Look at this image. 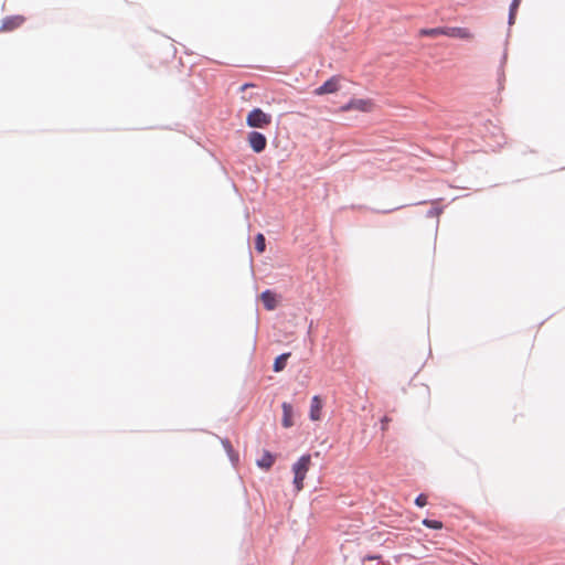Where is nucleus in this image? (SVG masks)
<instances>
[{
    "instance_id": "f257e3e1",
    "label": "nucleus",
    "mask_w": 565,
    "mask_h": 565,
    "mask_svg": "<svg viewBox=\"0 0 565 565\" xmlns=\"http://www.w3.org/2000/svg\"><path fill=\"white\" fill-rule=\"evenodd\" d=\"M311 466V457L310 455L301 456L297 462L292 466L294 477V486L296 491L299 492L303 489V481L306 479L307 472Z\"/></svg>"
},
{
    "instance_id": "f03ea898",
    "label": "nucleus",
    "mask_w": 565,
    "mask_h": 565,
    "mask_svg": "<svg viewBox=\"0 0 565 565\" xmlns=\"http://www.w3.org/2000/svg\"><path fill=\"white\" fill-rule=\"evenodd\" d=\"M246 124L250 128H266L271 124V115L260 108H254L248 113Z\"/></svg>"
},
{
    "instance_id": "7ed1b4c3",
    "label": "nucleus",
    "mask_w": 565,
    "mask_h": 565,
    "mask_svg": "<svg viewBox=\"0 0 565 565\" xmlns=\"http://www.w3.org/2000/svg\"><path fill=\"white\" fill-rule=\"evenodd\" d=\"M375 104L372 99L366 98H360V99H351L348 104L343 105L340 110L341 111H349V110H359L362 113H370L374 109Z\"/></svg>"
},
{
    "instance_id": "20e7f679",
    "label": "nucleus",
    "mask_w": 565,
    "mask_h": 565,
    "mask_svg": "<svg viewBox=\"0 0 565 565\" xmlns=\"http://www.w3.org/2000/svg\"><path fill=\"white\" fill-rule=\"evenodd\" d=\"M247 142L249 147L253 149V151H255L256 153L263 152L267 146L266 137L258 131H250L247 135Z\"/></svg>"
},
{
    "instance_id": "39448f33",
    "label": "nucleus",
    "mask_w": 565,
    "mask_h": 565,
    "mask_svg": "<svg viewBox=\"0 0 565 565\" xmlns=\"http://www.w3.org/2000/svg\"><path fill=\"white\" fill-rule=\"evenodd\" d=\"M444 35L465 41L473 40V33L470 31V29L461 26H445Z\"/></svg>"
},
{
    "instance_id": "423d86ee",
    "label": "nucleus",
    "mask_w": 565,
    "mask_h": 565,
    "mask_svg": "<svg viewBox=\"0 0 565 565\" xmlns=\"http://www.w3.org/2000/svg\"><path fill=\"white\" fill-rule=\"evenodd\" d=\"M340 87V77L339 76H332L327 82L323 83L320 87L315 89V94L326 95V94H332L335 93Z\"/></svg>"
},
{
    "instance_id": "0eeeda50",
    "label": "nucleus",
    "mask_w": 565,
    "mask_h": 565,
    "mask_svg": "<svg viewBox=\"0 0 565 565\" xmlns=\"http://www.w3.org/2000/svg\"><path fill=\"white\" fill-rule=\"evenodd\" d=\"M22 15L7 17L3 19L0 31L8 32L20 28L24 23Z\"/></svg>"
},
{
    "instance_id": "6e6552de",
    "label": "nucleus",
    "mask_w": 565,
    "mask_h": 565,
    "mask_svg": "<svg viewBox=\"0 0 565 565\" xmlns=\"http://www.w3.org/2000/svg\"><path fill=\"white\" fill-rule=\"evenodd\" d=\"M322 399L320 396L315 395L311 399L309 417L311 420L317 422L321 419Z\"/></svg>"
},
{
    "instance_id": "1a4fd4ad",
    "label": "nucleus",
    "mask_w": 565,
    "mask_h": 565,
    "mask_svg": "<svg viewBox=\"0 0 565 565\" xmlns=\"http://www.w3.org/2000/svg\"><path fill=\"white\" fill-rule=\"evenodd\" d=\"M281 408H282V426L285 428H290L291 426H294V420H292L294 409H292V406H291V404H289L287 402H284L282 405H281Z\"/></svg>"
},
{
    "instance_id": "9d476101",
    "label": "nucleus",
    "mask_w": 565,
    "mask_h": 565,
    "mask_svg": "<svg viewBox=\"0 0 565 565\" xmlns=\"http://www.w3.org/2000/svg\"><path fill=\"white\" fill-rule=\"evenodd\" d=\"M260 299L267 310H274L277 306L276 296L270 290L262 292Z\"/></svg>"
},
{
    "instance_id": "9b49d317",
    "label": "nucleus",
    "mask_w": 565,
    "mask_h": 565,
    "mask_svg": "<svg viewBox=\"0 0 565 565\" xmlns=\"http://www.w3.org/2000/svg\"><path fill=\"white\" fill-rule=\"evenodd\" d=\"M275 462V457L269 451H264L260 459L257 460V466L263 469H270Z\"/></svg>"
},
{
    "instance_id": "f8f14e48",
    "label": "nucleus",
    "mask_w": 565,
    "mask_h": 565,
    "mask_svg": "<svg viewBox=\"0 0 565 565\" xmlns=\"http://www.w3.org/2000/svg\"><path fill=\"white\" fill-rule=\"evenodd\" d=\"M445 26H438V28H431V29H420L419 35L420 36H429V38H437L439 35H444Z\"/></svg>"
},
{
    "instance_id": "ddd939ff",
    "label": "nucleus",
    "mask_w": 565,
    "mask_h": 565,
    "mask_svg": "<svg viewBox=\"0 0 565 565\" xmlns=\"http://www.w3.org/2000/svg\"><path fill=\"white\" fill-rule=\"evenodd\" d=\"M289 356H290V353H284V354H280L279 356H277L275 359L274 366H273L274 371L281 372L286 367V363H287V360Z\"/></svg>"
},
{
    "instance_id": "4468645a",
    "label": "nucleus",
    "mask_w": 565,
    "mask_h": 565,
    "mask_svg": "<svg viewBox=\"0 0 565 565\" xmlns=\"http://www.w3.org/2000/svg\"><path fill=\"white\" fill-rule=\"evenodd\" d=\"M265 236L262 233H259L255 237V248L258 253H263L265 250Z\"/></svg>"
},
{
    "instance_id": "2eb2a0df",
    "label": "nucleus",
    "mask_w": 565,
    "mask_h": 565,
    "mask_svg": "<svg viewBox=\"0 0 565 565\" xmlns=\"http://www.w3.org/2000/svg\"><path fill=\"white\" fill-rule=\"evenodd\" d=\"M423 524L429 529H435V530H439L443 527V523L437 520L425 519L423 521Z\"/></svg>"
},
{
    "instance_id": "dca6fc26",
    "label": "nucleus",
    "mask_w": 565,
    "mask_h": 565,
    "mask_svg": "<svg viewBox=\"0 0 565 565\" xmlns=\"http://www.w3.org/2000/svg\"><path fill=\"white\" fill-rule=\"evenodd\" d=\"M415 504L419 508H423L427 504V495L426 494H419L416 500H415Z\"/></svg>"
},
{
    "instance_id": "f3484780",
    "label": "nucleus",
    "mask_w": 565,
    "mask_h": 565,
    "mask_svg": "<svg viewBox=\"0 0 565 565\" xmlns=\"http://www.w3.org/2000/svg\"><path fill=\"white\" fill-rule=\"evenodd\" d=\"M520 0H513L511 8H510V23H512V20L514 18L515 11L519 7Z\"/></svg>"
},
{
    "instance_id": "a211bd4d",
    "label": "nucleus",
    "mask_w": 565,
    "mask_h": 565,
    "mask_svg": "<svg viewBox=\"0 0 565 565\" xmlns=\"http://www.w3.org/2000/svg\"><path fill=\"white\" fill-rule=\"evenodd\" d=\"M390 422H391V418H390V417H387V416H384V417L382 418V429H383V430H386V429H387V426H388V423H390Z\"/></svg>"
},
{
    "instance_id": "6ab92c4d",
    "label": "nucleus",
    "mask_w": 565,
    "mask_h": 565,
    "mask_svg": "<svg viewBox=\"0 0 565 565\" xmlns=\"http://www.w3.org/2000/svg\"><path fill=\"white\" fill-rule=\"evenodd\" d=\"M248 86H249L248 84H244V85L242 86V89H245V88H247Z\"/></svg>"
}]
</instances>
